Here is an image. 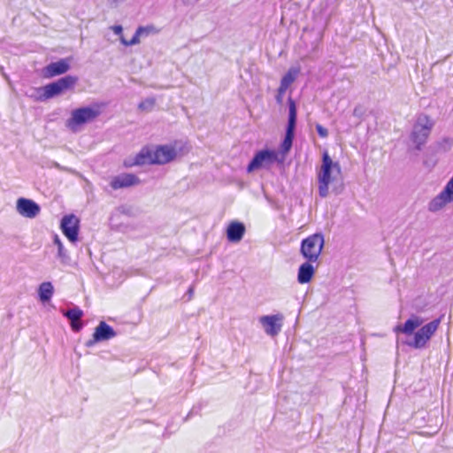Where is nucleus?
<instances>
[{
    "label": "nucleus",
    "mask_w": 453,
    "mask_h": 453,
    "mask_svg": "<svg viewBox=\"0 0 453 453\" xmlns=\"http://www.w3.org/2000/svg\"><path fill=\"white\" fill-rule=\"evenodd\" d=\"M324 237L320 234H313V261L317 260L324 247Z\"/></svg>",
    "instance_id": "nucleus-21"
},
{
    "label": "nucleus",
    "mask_w": 453,
    "mask_h": 453,
    "mask_svg": "<svg viewBox=\"0 0 453 453\" xmlns=\"http://www.w3.org/2000/svg\"><path fill=\"white\" fill-rule=\"evenodd\" d=\"M116 335L117 333L111 326L104 321H101L96 327L92 339L86 342V346L90 348L97 342L108 341L114 338Z\"/></svg>",
    "instance_id": "nucleus-11"
},
{
    "label": "nucleus",
    "mask_w": 453,
    "mask_h": 453,
    "mask_svg": "<svg viewBox=\"0 0 453 453\" xmlns=\"http://www.w3.org/2000/svg\"><path fill=\"white\" fill-rule=\"evenodd\" d=\"M70 69L68 60L60 59L57 62H52L45 66L43 74L47 78H51L57 75L65 73Z\"/></svg>",
    "instance_id": "nucleus-16"
},
{
    "label": "nucleus",
    "mask_w": 453,
    "mask_h": 453,
    "mask_svg": "<svg viewBox=\"0 0 453 453\" xmlns=\"http://www.w3.org/2000/svg\"><path fill=\"white\" fill-rule=\"evenodd\" d=\"M434 126V120L430 116L424 113L418 115L409 136L410 148L420 150L426 143Z\"/></svg>",
    "instance_id": "nucleus-4"
},
{
    "label": "nucleus",
    "mask_w": 453,
    "mask_h": 453,
    "mask_svg": "<svg viewBox=\"0 0 453 453\" xmlns=\"http://www.w3.org/2000/svg\"><path fill=\"white\" fill-rule=\"evenodd\" d=\"M140 182L137 176L132 173H122L112 178L111 187L113 189H119L136 185Z\"/></svg>",
    "instance_id": "nucleus-15"
},
{
    "label": "nucleus",
    "mask_w": 453,
    "mask_h": 453,
    "mask_svg": "<svg viewBox=\"0 0 453 453\" xmlns=\"http://www.w3.org/2000/svg\"><path fill=\"white\" fill-rule=\"evenodd\" d=\"M301 252L308 258V261L303 264L298 270L297 280L303 284L311 280V235L302 242Z\"/></svg>",
    "instance_id": "nucleus-10"
},
{
    "label": "nucleus",
    "mask_w": 453,
    "mask_h": 453,
    "mask_svg": "<svg viewBox=\"0 0 453 453\" xmlns=\"http://www.w3.org/2000/svg\"><path fill=\"white\" fill-rule=\"evenodd\" d=\"M284 156L272 150H261L257 151L247 166V172L252 173L256 170L265 168L270 169L274 163L283 164Z\"/></svg>",
    "instance_id": "nucleus-6"
},
{
    "label": "nucleus",
    "mask_w": 453,
    "mask_h": 453,
    "mask_svg": "<svg viewBox=\"0 0 453 453\" xmlns=\"http://www.w3.org/2000/svg\"><path fill=\"white\" fill-rule=\"evenodd\" d=\"M316 129L320 137L326 138L328 136V130H327V128L324 127L323 126L318 124L316 126Z\"/></svg>",
    "instance_id": "nucleus-26"
},
{
    "label": "nucleus",
    "mask_w": 453,
    "mask_h": 453,
    "mask_svg": "<svg viewBox=\"0 0 453 453\" xmlns=\"http://www.w3.org/2000/svg\"><path fill=\"white\" fill-rule=\"evenodd\" d=\"M453 203V174L439 194L434 196L427 204V210L432 213L444 211Z\"/></svg>",
    "instance_id": "nucleus-8"
},
{
    "label": "nucleus",
    "mask_w": 453,
    "mask_h": 453,
    "mask_svg": "<svg viewBox=\"0 0 453 453\" xmlns=\"http://www.w3.org/2000/svg\"><path fill=\"white\" fill-rule=\"evenodd\" d=\"M424 321L420 316L411 315L404 323L397 325L394 332L406 335L405 344L409 347L424 349L438 330L441 320L438 319L423 325Z\"/></svg>",
    "instance_id": "nucleus-2"
},
{
    "label": "nucleus",
    "mask_w": 453,
    "mask_h": 453,
    "mask_svg": "<svg viewBox=\"0 0 453 453\" xmlns=\"http://www.w3.org/2000/svg\"><path fill=\"white\" fill-rule=\"evenodd\" d=\"M100 115L98 107L87 106L75 109L71 113V118L66 120V127L73 132L83 124L93 121Z\"/></svg>",
    "instance_id": "nucleus-7"
},
{
    "label": "nucleus",
    "mask_w": 453,
    "mask_h": 453,
    "mask_svg": "<svg viewBox=\"0 0 453 453\" xmlns=\"http://www.w3.org/2000/svg\"><path fill=\"white\" fill-rule=\"evenodd\" d=\"M78 81V78L72 75H66L58 79V81L45 85L42 88L36 89L37 96H35L36 100L44 101L50 98H53L65 91L71 89L74 87Z\"/></svg>",
    "instance_id": "nucleus-5"
},
{
    "label": "nucleus",
    "mask_w": 453,
    "mask_h": 453,
    "mask_svg": "<svg viewBox=\"0 0 453 453\" xmlns=\"http://www.w3.org/2000/svg\"><path fill=\"white\" fill-rule=\"evenodd\" d=\"M139 34H142V37H146L150 35H155L159 32V29L157 28L153 25L146 26V27H139Z\"/></svg>",
    "instance_id": "nucleus-24"
},
{
    "label": "nucleus",
    "mask_w": 453,
    "mask_h": 453,
    "mask_svg": "<svg viewBox=\"0 0 453 453\" xmlns=\"http://www.w3.org/2000/svg\"><path fill=\"white\" fill-rule=\"evenodd\" d=\"M111 30L115 35H121L123 28L120 25H116L111 27Z\"/></svg>",
    "instance_id": "nucleus-29"
},
{
    "label": "nucleus",
    "mask_w": 453,
    "mask_h": 453,
    "mask_svg": "<svg viewBox=\"0 0 453 453\" xmlns=\"http://www.w3.org/2000/svg\"><path fill=\"white\" fill-rule=\"evenodd\" d=\"M54 293V288L51 282L45 281L40 284L38 288L39 299L42 303L49 302Z\"/></svg>",
    "instance_id": "nucleus-19"
},
{
    "label": "nucleus",
    "mask_w": 453,
    "mask_h": 453,
    "mask_svg": "<svg viewBox=\"0 0 453 453\" xmlns=\"http://www.w3.org/2000/svg\"><path fill=\"white\" fill-rule=\"evenodd\" d=\"M318 192L321 197L338 196L344 190L342 167L326 150H322L321 163L317 173Z\"/></svg>",
    "instance_id": "nucleus-1"
},
{
    "label": "nucleus",
    "mask_w": 453,
    "mask_h": 453,
    "mask_svg": "<svg viewBox=\"0 0 453 453\" xmlns=\"http://www.w3.org/2000/svg\"><path fill=\"white\" fill-rule=\"evenodd\" d=\"M296 125V103L292 98H288V121L286 130L285 138L281 143L280 150L281 151H278L280 153V157L285 155L290 150L293 143L295 129Z\"/></svg>",
    "instance_id": "nucleus-9"
},
{
    "label": "nucleus",
    "mask_w": 453,
    "mask_h": 453,
    "mask_svg": "<svg viewBox=\"0 0 453 453\" xmlns=\"http://www.w3.org/2000/svg\"><path fill=\"white\" fill-rule=\"evenodd\" d=\"M283 315H265L259 318V322L262 325L265 334L270 336L277 335L282 327Z\"/></svg>",
    "instance_id": "nucleus-13"
},
{
    "label": "nucleus",
    "mask_w": 453,
    "mask_h": 453,
    "mask_svg": "<svg viewBox=\"0 0 453 453\" xmlns=\"http://www.w3.org/2000/svg\"><path fill=\"white\" fill-rule=\"evenodd\" d=\"M79 223L78 218L73 214L65 215L61 219V230L71 242L78 240Z\"/></svg>",
    "instance_id": "nucleus-12"
},
{
    "label": "nucleus",
    "mask_w": 453,
    "mask_h": 453,
    "mask_svg": "<svg viewBox=\"0 0 453 453\" xmlns=\"http://www.w3.org/2000/svg\"><path fill=\"white\" fill-rule=\"evenodd\" d=\"M245 234V226L239 221H232L226 228V238L230 242H239Z\"/></svg>",
    "instance_id": "nucleus-17"
},
{
    "label": "nucleus",
    "mask_w": 453,
    "mask_h": 453,
    "mask_svg": "<svg viewBox=\"0 0 453 453\" xmlns=\"http://www.w3.org/2000/svg\"><path fill=\"white\" fill-rule=\"evenodd\" d=\"M193 293H194V288L193 287H190L188 290V295L189 296V299L192 297L193 296Z\"/></svg>",
    "instance_id": "nucleus-30"
},
{
    "label": "nucleus",
    "mask_w": 453,
    "mask_h": 453,
    "mask_svg": "<svg viewBox=\"0 0 453 453\" xmlns=\"http://www.w3.org/2000/svg\"><path fill=\"white\" fill-rule=\"evenodd\" d=\"M142 37V34H139V29L137 28L132 39L127 41L123 36L120 37V42L125 46H132L138 44L140 42V38Z\"/></svg>",
    "instance_id": "nucleus-23"
},
{
    "label": "nucleus",
    "mask_w": 453,
    "mask_h": 453,
    "mask_svg": "<svg viewBox=\"0 0 453 453\" xmlns=\"http://www.w3.org/2000/svg\"><path fill=\"white\" fill-rule=\"evenodd\" d=\"M298 73V69L292 67L288 72L282 77L280 81L281 91H287L288 87L294 82Z\"/></svg>",
    "instance_id": "nucleus-20"
},
{
    "label": "nucleus",
    "mask_w": 453,
    "mask_h": 453,
    "mask_svg": "<svg viewBox=\"0 0 453 453\" xmlns=\"http://www.w3.org/2000/svg\"><path fill=\"white\" fill-rule=\"evenodd\" d=\"M53 242L58 247L57 257L60 260V263L63 265H71V257L68 254V251L64 247V245L58 234L54 235Z\"/></svg>",
    "instance_id": "nucleus-18"
},
{
    "label": "nucleus",
    "mask_w": 453,
    "mask_h": 453,
    "mask_svg": "<svg viewBox=\"0 0 453 453\" xmlns=\"http://www.w3.org/2000/svg\"><path fill=\"white\" fill-rule=\"evenodd\" d=\"M285 92L286 91H281V88H278L277 95H276V101L278 104H282Z\"/></svg>",
    "instance_id": "nucleus-28"
},
{
    "label": "nucleus",
    "mask_w": 453,
    "mask_h": 453,
    "mask_svg": "<svg viewBox=\"0 0 453 453\" xmlns=\"http://www.w3.org/2000/svg\"><path fill=\"white\" fill-rule=\"evenodd\" d=\"M155 99L154 98H146L145 100L142 101L138 107L142 111H151L155 105Z\"/></svg>",
    "instance_id": "nucleus-25"
},
{
    "label": "nucleus",
    "mask_w": 453,
    "mask_h": 453,
    "mask_svg": "<svg viewBox=\"0 0 453 453\" xmlns=\"http://www.w3.org/2000/svg\"><path fill=\"white\" fill-rule=\"evenodd\" d=\"M70 324H71L72 329L74 332H79L82 327V324L81 323V320L70 321Z\"/></svg>",
    "instance_id": "nucleus-27"
},
{
    "label": "nucleus",
    "mask_w": 453,
    "mask_h": 453,
    "mask_svg": "<svg viewBox=\"0 0 453 453\" xmlns=\"http://www.w3.org/2000/svg\"><path fill=\"white\" fill-rule=\"evenodd\" d=\"M16 210L18 213L27 219H35L41 211L40 205L32 199L20 197L17 200Z\"/></svg>",
    "instance_id": "nucleus-14"
},
{
    "label": "nucleus",
    "mask_w": 453,
    "mask_h": 453,
    "mask_svg": "<svg viewBox=\"0 0 453 453\" xmlns=\"http://www.w3.org/2000/svg\"><path fill=\"white\" fill-rule=\"evenodd\" d=\"M63 314L70 321L81 320L83 316V311L79 307H74L64 311Z\"/></svg>",
    "instance_id": "nucleus-22"
},
{
    "label": "nucleus",
    "mask_w": 453,
    "mask_h": 453,
    "mask_svg": "<svg viewBox=\"0 0 453 453\" xmlns=\"http://www.w3.org/2000/svg\"><path fill=\"white\" fill-rule=\"evenodd\" d=\"M112 2V4H114L115 5H118L123 2H125L126 0H111Z\"/></svg>",
    "instance_id": "nucleus-31"
},
{
    "label": "nucleus",
    "mask_w": 453,
    "mask_h": 453,
    "mask_svg": "<svg viewBox=\"0 0 453 453\" xmlns=\"http://www.w3.org/2000/svg\"><path fill=\"white\" fill-rule=\"evenodd\" d=\"M176 156L177 151L172 145H159L155 148L144 147L135 156L132 165H165L173 161Z\"/></svg>",
    "instance_id": "nucleus-3"
}]
</instances>
